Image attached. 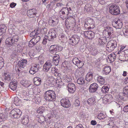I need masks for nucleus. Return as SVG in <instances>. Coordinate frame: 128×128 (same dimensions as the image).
<instances>
[{"label": "nucleus", "instance_id": "1", "mask_svg": "<svg viewBox=\"0 0 128 128\" xmlns=\"http://www.w3.org/2000/svg\"><path fill=\"white\" fill-rule=\"evenodd\" d=\"M44 96V98L47 101L53 102L56 100V94L53 90H48L46 91Z\"/></svg>", "mask_w": 128, "mask_h": 128}, {"label": "nucleus", "instance_id": "2", "mask_svg": "<svg viewBox=\"0 0 128 128\" xmlns=\"http://www.w3.org/2000/svg\"><path fill=\"white\" fill-rule=\"evenodd\" d=\"M18 36L16 35L12 37H9L6 40V44L8 46H12L14 44H16L18 41Z\"/></svg>", "mask_w": 128, "mask_h": 128}, {"label": "nucleus", "instance_id": "3", "mask_svg": "<svg viewBox=\"0 0 128 128\" xmlns=\"http://www.w3.org/2000/svg\"><path fill=\"white\" fill-rule=\"evenodd\" d=\"M84 26L86 29L88 30L94 28V22L93 20L90 18H86L85 20Z\"/></svg>", "mask_w": 128, "mask_h": 128}, {"label": "nucleus", "instance_id": "4", "mask_svg": "<svg viewBox=\"0 0 128 128\" xmlns=\"http://www.w3.org/2000/svg\"><path fill=\"white\" fill-rule=\"evenodd\" d=\"M109 12L112 15H117L120 13L119 8L117 5L114 4L109 7Z\"/></svg>", "mask_w": 128, "mask_h": 128}, {"label": "nucleus", "instance_id": "5", "mask_svg": "<svg viewBox=\"0 0 128 128\" xmlns=\"http://www.w3.org/2000/svg\"><path fill=\"white\" fill-rule=\"evenodd\" d=\"M103 34L105 35L106 37L108 38L113 37L114 31L113 28L109 26L106 27L103 31Z\"/></svg>", "mask_w": 128, "mask_h": 128}, {"label": "nucleus", "instance_id": "6", "mask_svg": "<svg viewBox=\"0 0 128 128\" xmlns=\"http://www.w3.org/2000/svg\"><path fill=\"white\" fill-rule=\"evenodd\" d=\"M116 46V42L113 40H111L108 43L106 48L108 52H110L114 50Z\"/></svg>", "mask_w": 128, "mask_h": 128}, {"label": "nucleus", "instance_id": "7", "mask_svg": "<svg viewBox=\"0 0 128 128\" xmlns=\"http://www.w3.org/2000/svg\"><path fill=\"white\" fill-rule=\"evenodd\" d=\"M80 37L76 35H74L70 37L69 39L70 43L72 46L77 44L80 41Z\"/></svg>", "mask_w": 128, "mask_h": 128}, {"label": "nucleus", "instance_id": "8", "mask_svg": "<svg viewBox=\"0 0 128 128\" xmlns=\"http://www.w3.org/2000/svg\"><path fill=\"white\" fill-rule=\"evenodd\" d=\"M9 114L10 116L14 118H16L20 117L21 112L19 109L14 108L10 112Z\"/></svg>", "mask_w": 128, "mask_h": 128}, {"label": "nucleus", "instance_id": "9", "mask_svg": "<svg viewBox=\"0 0 128 128\" xmlns=\"http://www.w3.org/2000/svg\"><path fill=\"white\" fill-rule=\"evenodd\" d=\"M62 48L60 46L57 45H52L50 48V52L52 54H55L56 52H60L62 50Z\"/></svg>", "mask_w": 128, "mask_h": 128}, {"label": "nucleus", "instance_id": "10", "mask_svg": "<svg viewBox=\"0 0 128 128\" xmlns=\"http://www.w3.org/2000/svg\"><path fill=\"white\" fill-rule=\"evenodd\" d=\"M61 106L65 108H69L70 106V102L68 98H62L60 100Z\"/></svg>", "mask_w": 128, "mask_h": 128}, {"label": "nucleus", "instance_id": "11", "mask_svg": "<svg viewBox=\"0 0 128 128\" xmlns=\"http://www.w3.org/2000/svg\"><path fill=\"white\" fill-rule=\"evenodd\" d=\"M52 66V61L50 60L46 61L44 65L43 70L44 72H47Z\"/></svg>", "mask_w": 128, "mask_h": 128}, {"label": "nucleus", "instance_id": "12", "mask_svg": "<svg viewBox=\"0 0 128 128\" xmlns=\"http://www.w3.org/2000/svg\"><path fill=\"white\" fill-rule=\"evenodd\" d=\"M72 62L74 64L79 68H81L83 66L82 61L80 60L77 57H75L72 60Z\"/></svg>", "mask_w": 128, "mask_h": 128}, {"label": "nucleus", "instance_id": "13", "mask_svg": "<svg viewBox=\"0 0 128 128\" xmlns=\"http://www.w3.org/2000/svg\"><path fill=\"white\" fill-rule=\"evenodd\" d=\"M84 36L89 39H92L94 38V33L91 31H87L84 32Z\"/></svg>", "mask_w": 128, "mask_h": 128}, {"label": "nucleus", "instance_id": "14", "mask_svg": "<svg viewBox=\"0 0 128 128\" xmlns=\"http://www.w3.org/2000/svg\"><path fill=\"white\" fill-rule=\"evenodd\" d=\"M36 12L34 8L30 9L28 10L27 14L29 18H33L36 16Z\"/></svg>", "mask_w": 128, "mask_h": 128}, {"label": "nucleus", "instance_id": "15", "mask_svg": "<svg viewBox=\"0 0 128 128\" xmlns=\"http://www.w3.org/2000/svg\"><path fill=\"white\" fill-rule=\"evenodd\" d=\"M68 92L70 93H74L75 90V85L73 83H69L68 84Z\"/></svg>", "mask_w": 128, "mask_h": 128}, {"label": "nucleus", "instance_id": "16", "mask_svg": "<svg viewBox=\"0 0 128 128\" xmlns=\"http://www.w3.org/2000/svg\"><path fill=\"white\" fill-rule=\"evenodd\" d=\"M112 100V96L110 94H106L105 95L102 99L103 102L106 104L108 102L111 101Z\"/></svg>", "mask_w": 128, "mask_h": 128}, {"label": "nucleus", "instance_id": "17", "mask_svg": "<svg viewBox=\"0 0 128 128\" xmlns=\"http://www.w3.org/2000/svg\"><path fill=\"white\" fill-rule=\"evenodd\" d=\"M98 87V86L96 83L91 84L90 87V92L92 93L94 92L97 90Z\"/></svg>", "mask_w": 128, "mask_h": 128}, {"label": "nucleus", "instance_id": "18", "mask_svg": "<svg viewBox=\"0 0 128 128\" xmlns=\"http://www.w3.org/2000/svg\"><path fill=\"white\" fill-rule=\"evenodd\" d=\"M112 25L114 27L116 28L120 29L122 27V24L120 20H118L113 22Z\"/></svg>", "mask_w": 128, "mask_h": 128}, {"label": "nucleus", "instance_id": "19", "mask_svg": "<svg viewBox=\"0 0 128 128\" xmlns=\"http://www.w3.org/2000/svg\"><path fill=\"white\" fill-rule=\"evenodd\" d=\"M49 24L52 26H56L58 23V20L56 18H50L48 21Z\"/></svg>", "mask_w": 128, "mask_h": 128}, {"label": "nucleus", "instance_id": "20", "mask_svg": "<svg viewBox=\"0 0 128 128\" xmlns=\"http://www.w3.org/2000/svg\"><path fill=\"white\" fill-rule=\"evenodd\" d=\"M27 61L26 60L22 59L21 61L18 62V65L19 67V68H23L25 67L27 64Z\"/></svg>", "mask_w": 128, "mask_h": 128}, {"label": "nucleus", "instance_id": "21", "mask_svg": "<svg viewBox=\"0 0 128 128\" xmlns=\"http://www.w3.org/2000/svg\"><path fill=\"white\" fill-rule=\"evenodd\" d=\"M17 82L16 81H13L10 82L9 87L12 90L14 91L17 87Z\"/></svg>", "mask_w": 128, "mask_h": 128}, {"label": "nucleus", "instance_id": "22", "mask_svg": "<svg viewBox=\"0 0 128 128\" xmlns=\"http://www.w3.org/2000/svg\"><path fill=\"white\" fill-rule=\"evenodd\" d=\"M111 71V68L110 66H106L104 68L103 73L107 75Z\"/></svg>", "mask_w": 128, "mask_h": 128}, {"label": "nucleus", "instance_id": "23", "mask_svg": "<svg viewBox=\"0 0 128 128\" xmlns=\"http://www.w3.org/2000/svg\"><path fill=\"white\" fill-rule=\"evenodd\" d=\"M96 80L100 84H104L105 83V80L104 78L101 76H99L97 78Z\"/></svg>", "mask_w": 128, "mask_h": 128}, {"label": "nucleus", "instance_id": "24", "mask_svg": "<svg viewBox=\"0 0 128 128\" xmlns=\"http://www.w3.org/2000/svg\"><path fill=\"white\" fill-rule=\"evenodd\" d=\"M28 116L27 115L24 116L22 121V123L23 124L26 125L29 122Z\"/></svg>", "mask_w": 128, "mask_h": 128}, {"label": "nucleus", "instance_id": "25", "mask_svg": "<svg viewBox=\"0 0 128 128\" xmlns=\"http://www.w3.org/2000/svg\"><path fill=\"white\" fill-rule=\"evenodd\" d=\"M84 10L87 12H89L92 11V8L91 4H87L84 7Z\"/></svg>", "mask_w": 128, "mask_h": 128}, {"label": "nucleus", "instance_id": "26", "mask_svg": "<svg viewBox=\"0 0 128 128\" xmlns=\"http://www.w3.org/2000/svg\"><path fill=\"white\" fill-rule=\"evenodd\" d=\"M92 78V72L88 73L86 76V80L88 82H90Z\"/></svg>", "mask_w": 128, "mask_h": 128}, {"label": "nucleus", "instance_id": "27", "mask_svg": "<svg viewBox=\"0 0 128 128\" xmlns=\"http://www.w3.org/2000/svg\"><path fill=\"white\" fill-rule=\"evenodd\" d=\"M116 55L114 53L110 54L108 56V59L111 62H114L116 58Z\"/></svg>", "mask_w": 128, "mask_h": 128}, {"label": "nucleus", "instance_id": "28", "mask_svg": "<svg viewBox=\"0 0 128 128\" xmlns=\"http://www.w3.org/2000/svg\"><path fill=\"white\" fill-rule=\"evenodd\" d=\"M6 27L5 26L4 24H1L0 25V35H1L3 33L6 32Z\"/></svg>", "mask_w": 128, "mask_h": 128}, {"label": "nucleus", "instance_id": "29", "mask_svg": "<svg viewBox=\"0 0 128 128\" xmlns=\"http://www.w3.org/2000/svg\"><path fill=\"white\" fill-rule=\"evenodd\" d=\"M21 102V100L17 97H15L14 98V103L16 105H19Z\"/></svg>", "mask_w": 128, "mask_h": 128}, {"label": "nucleus", "instance_id": "30", "mask_svg": "<svg viewBox=\"0 0 128 128\" xmlns=\"http://www.w3.org/2000/svg\"><path fill=\"white\" fill-rule=\"evenodd\" d=\"M105 38L102 37H101L98 39V44L99 45H102L105 44Z\"/></svg>", "mask_w": 128, "mask_h": 128}, {"label": "nucleus", "instance_id": "31", "mask_svg": "<svg viewBox=\"0 0 128 128\" xmlns=\"http://www.w3.org/2000/svg\"><path fill=\"white\" fill-rule=\"evenodd\" d=\"M95 101V99L94 98H89L87 101V103L90 106L94 104Z\"/></svg>", "mask_w": 128, "mask_h": 128}, {"label": "nucleus", "instance_id": "32", "mask_svg": "<svg viewBox=\"0 0 128 128\" xmlns=\"http://www.w3.org/2000/svg\"><path fill=\"white\" fill-rule=\"evenodd\" d=\"M106 115L105 114H104L100 112L97 116L98 118L100 120L104 119L106 117Z\"/></svg>", "mask_w": 128, "mask_h": 128}, {"label": "nucleus", "instance_id": "33", "mask_svg": "<svg viewBox=\"0 0 128 128\" xmlns=\"http://www.w3.org/2000/svg\"><path fill=\"white\" fill-rule=\"evenodd\" d=\"M85 79L83 78H79L77 80V83L80 84H83L84 83Z\"/></svg>", "mask_w": 128, "mask_h": 128}, {"label": "nucleus", "instance_id": "34", "mask_svg": "<svg viewBox=\"0 0 128 128\" xmlns=\"http://www.w3.org/2000/svg\"><path fill=\"white\" fill-rule=\"evenodd\" d=\"M40 78L38 77H35L34 78V83L36 85L38 86L40 84Z\"/></svg>", "mask_w": 128, "mask_h": 128}, {"label": "nucleus", "instance_id": "35", "mask_svg": "<svg viewBox=\"0 0 128 128\" xmlns=\"http://www.w3.org/2000/svg\"><path fill=\"white\" fill-rule=\"evenodd\" d=\"M109 90L108 88L106 86H104L101 89L102 92V93H104L108 92V91Z\"/></svg>", "mask_w": 128, "mask_h": 128}, {"label": "nucleus", "instance_id": "36", "mask_svg": "<svg viewBox=\"0 0 128 128\" xmlns=\"http://www.w3.org/2000/svg\"><path fill=\"white\" fill-rule=\"evenodd\" d=\"M48 34L54 38H55L56 37V32L54 30H50Z\"/></svg>", "mask_w": 128, "mask_h": 128}, {"label": "nucleus", "instance_id": "37", "mask_svg": "<svg viewBox=\"0 0 128 128\" xmlns=\"http://www.w3.org/2000/svg\"><path fill=\"white\" fill-rule=\"evenodd\" d=\"M36 31L35 32V30L34 31L30 33V36L32 38L33 37L36 35H37L39 34V33H38L37 32L38 31V30L37 29V30L36 29Z\"/></svg>", "mask_w": 128, "mask_h": 128}, {"label": "nucleus", "instance_id": "38", "mask_svg": "<svg viewBox=\"0 0 128 128\" xmlns=\"http://www.w3.org/2000/svg\"><path fill=\"white\" fill-rule=\"evenodd\" d=\"M70 64L67 62H65L63 64L64 67L66 70H68L70 68Z\"/></svg>", "mask_w": 128, "mask_h": 128}, {"label": "nucleus", "instance_id": "39", "mask_svg": "<svg viewBox=\"0 0 128 128\" xmlns=\"http://www.w3.org/2000/svg\"><path fill=\"white\" fill-rule=\"evenodd\" d=\"M55 128H63L64 126L62 124L60 123H56L55 124Z\"/></svg>", "mask_w": 128, "mask_h": 128}, {"label": "nucleus", "instance_id": "40", "mask_svg": "<svg viewBox=\"0 0 128 128\" xmlns=\"http://www.w3.org/2000/svg\"><path fill=\"white\" fill-rule=\"evenodd\" d=\"M107 125L109 126L108 127L110 128H113L115 126H116L114 124V122L112 121L110 122Z\"/></svg>", "mask_w": 128, "mask_h": 128}, {"label": "nucleus", "instance_id": "41", "mask_svg": "<svg viewBox=\"0 0 128 128\" xmlns=\"http://www.w3.org/2000/svg\"><path fill=\"white\" fill-rule=\"evenodd\" d=\"M4 79L5 80L9 81L10 80V76L9 74L8 73L4 74Z\"/></svg>", "mask_w": 128, "mask_h": 128}, {"label": "nucleus", "instance_id": "42", "mask_svg": "<svg viewBox=\"0 0 128 128\" xmlns=\"http://www.w3.org/2000/svg\"><path fill=\"white\" fill-rule=\"evenodd\" d=\"M123 93L128 95V86H126L123 89Z\"/></svg>", "mask_w": 128, "mask_h": 128}, {"label": "nucleus", "instance_id": "43", "mask_svg": "<svg viewBox=\"0 0 128 128\" xmlns=\"http://www.w3.org/2000/svg\"><path fill=\"white\" fill-rule=\"evenodd\" d=\"M31 68H32L34 69V70L36 72L38 71V68H39V64H36L33 66Z\"/></svg>", "mask_w": 128, "mask_h": 128}, {"label": "nucleus", "instance_id": "44", "mask_svg": "<svg viewBox=\"0 0 128 128\" xmlns=\"http://www.w3.org/2000/svg\"><path fill=\"white\" fill-rule=\"evenodd\" d=\"M47 31V29L45 28H42L40 29V34H44L46 33Z\"/></svg>", "mask_w": 128, "mask_h": 128}, {"label": "nucleus", "instance_id": "45", "mask_svg": "<svg viewBox=\"0 0 128 128\" xmlns=\"http://www.w3.org/2000/svg\"><path fill=\"white\" fill-rule=\"evenodd\" d=\"M5 119V115L2 114H0V122H2Z\"/></svg>", "mask_w": 128, "mask_h": 128}, {"label": "nucleus", "instance_id": "46", "mask_svg": "<svg viewBox=\"0 0 128 128\" xmlns=\"http://www.w3.org/2000/svg\"><path fill=\"white\" fill-rule=\"evenodd\" d=\"M60 60V56L58 54L56 55L55 56H54L53 58V60L52 61H55L56 60Z\"/></svg>", "mask_w": 128, "mask_h": 128}, {"label": "nucleus", "instance_id": "47", "mask_svg": "<svg viewBox=\"0 0 128 128\" xmlns=\"http://www.w3.org/2000/svg\"><path fill=\"white\" fill-rule=\"evenodd\" d=\"M60 60V56L58 54L56 55L55 56H54L53 58V60L52 61H55L56 60Z\"/></svg>", "mask_w": 128, "mask_h": 128}, {"label": "nucleus", "instance_id": "48", "mask_svg": "<svg viewBox=\"0 0 128 128\" xmlns=\"http://www.w3.org/2000/svg\"><path fill=\"white\" fill-rule=\"evenodd\" d=\"M123 32V33L124 36L128 38V30H124Z\"/></svg>", "mask_w": 128, "mask_h": 128}, {"label": "nucleus", "instance_id": "49", "mask_svg": "<svg viewBox=\"0 0 128 128\" xmlns=\"http://www.w3.org/2000/svg\"><path fill=\"white\" fill-rule=\"evenodd\" d=\"M109 0H98V1L100 4H104L105 3L108 2Z\"/></svg>", "mask_w": 128, "mask_h": 128}, {"label": "nucleus", "instance_id": "50", "mask_svg": "<svg viewBox=\"0 0 128 128\" xmlns=\"http://www.w3.org/2000/svg\"><path fill=\"white\" fill-rule=\"evenodd\" d=\"M47 37L46 36H45L44 37V38L42 41V44H45L46 43L47 40H48L47 38Z\"/></svg>", "mask_w": 128, "mask_h": 128}, {"label": "nucleus", "instance_id": "51", "mask_svg": "<svg viewBox=\"0 0 128 128\" xmlns=\"http://www.w3.org/2000/svg\"><path fill=\"white\" fill-rule=\"evenodd\" d=\"M46 36L47 37V38L49 41H52L54 39V38H52V37L49 34H48V36Z\"/></svg>", "mask_w": 128, "mask_h": 128}, {"label": "nucleus", "instance_id": "52", "mask_svg": "<svg viewBox=\"0 0 128 128\" xmlns=\"http://www.w3.org/2000/svg\"><path fill=\"white\" fill-rule=\"evenodd\" d=\"M123 110L126 112H128V104L125 106L123 108Z\"/></svg>", "mask_w": 128, "mask_h": 128}, {"label": "nucleus", "instance_id": "53", "mask_svg": "<svg viewBox=\"0 0 128 128\" xmlns=\"http://www.w3.org/2000/svg\"><path fill=\"white\" fill-rule=\"evenodd\" d=\"M30 73L31 74H35L36 72L32 68H30V69L29 71Z\"/></svg>", "mask_w": 128, "mask_h": 128}, {"label": "nucleus", "instance_id": "54", "mask_svg": "<svg viewBox=\"0 0 128 128\" xmlns=\"http://www.w3.org/2000/svg\"><path fill=\"white\" fill-rule=\"evenodd\" d=\"M59 37L60 38H61V39H60V40H64L65 39H66V37L64 35H63L62 34H60L59 36Z\"/></svg>", "mask_w": 128, "mask_h": 128}, {"label": "nucleus", "instance_id": "55", "mask_svg": "<svg viewBox=\"0 0 128 128\" xmlns=\"http://www.w3.org/2000/svg\"><path fill=\"white\" fill-rule=\"evenodd\" d=\"M40 40V36H36L34 40L35 42H36V43L38 42Z\"/></svg>", "mask_w": 128, "mask_h": 128}, {"label": "nucleus", "instance_id": "56", "mask_svg": "<svg viewBox=\"0 0 128 128\" xmlns=\"http://www.w3.org/2000/svg\"><path fill=\"white\" fill-rule=\"evenodd\" d=\"M80 103L79 101L78 100H76L74 103V104L75 106H78L79 105Z\"/></svg>", "mask_w": 128, "mask_h": 128}, {"label": "nucleus", "instance_id": "57", "mask_svg": "<svg viewBox=\"0 0 128 128\" xmlns=\"http://www.w3.org/2000/svg\"><path fill=\"white\" fill-rule=\"evenodd\" d=\"M59 60H56L55 61H52L53 63L55 66H57L59 63Z\"/></svg>", "mask_w": 128, "mask_h": 128}, {"label": "nucleus", "instance_id": "58", "mask_svg": "<svg viewBox=\"0 0 128 128\" xmlns=\"http://www.w3.org/2000/svg\"><path fill=\"white\" fill-rule=\"evenodd\" d=\"M64 6V5L62 4L60 2H58L56 4V6L59 8Z\"/></svg>", "mask_w": 128, "mask_h": 128}, {"label": "nucleus", "instance_id": "59", "mask_svg": "<svg viewBox=\"0 0 128 128\" xmlns=\"http://www.w3.org/2000/svg\"><path fill=\"white\" fill-rule=\"evenodd\" d=\"M57 70L55 72H54L53 74L56 76H60V74L58 72Z\"/></svg>", "mask_w": 128, "mask_h": 128}, {"label": "nucleus", "instance_id": "60", "mask_svg": "<svg viewBox=\"0 0 128 128\" xmlns=\"http://www.w3.org/2000/svg\"><path fill=\"white\" fill-rule=\"evenodd\" d=\"M96 122L94 120H92L91 121L90 124H91L94 126L96 125Z\"/></svg>", "mask_w": 128, "mask_h": 128}, {"label": "nucleus", "instance_id": "61", "mask_svg": "<svg viewBox=\"0 0 128 128\" xmlns=\"http://www.w3.org/2000/svg\"><path fill=\"white\" fill-rule=\"evenodd\" d=\"M16 4L14 2H12L10 4V7L12 8H13L16 5Z\"/></svg>", "mask_w": 128, "mask_h": 128}, {"label": "nucleus", "instance_id": "62", "mask_svg": "<svg viewBox=\"0 0 128 128\" xmlns=\"http://www.w3.org/2000/svg\"><path fill=\"white\" fill-rule=\"evenodd\" d=\"M29 44L30 45V46H32L35 44V43L34 42L32 41L31 40Z\"/></svg>", "mask_w": 128, "mask_h": 128}, {"label": "nucleus", "instance_id": "63", "mask_svg": "<svg viewBox=\"0 0 128 128\" xmlns=\"http://www.w3.org/2000/svg\"><path fill=\"white\" fill-rule=\"evenodd\" d=\"M56 70H57L55 68V67H52L51 69V72L52 74H53L54 72L56 71Z\"/></svg>", "mask_w": 128, "mask_h": 128}, {"label": "nucleus", "instance_id": "64", "mask_svg": "<svg viewBox=\"0 0 128 128\" xmlns=\"http://www.w3.org/2000/svg\"><path fill=\"white\" fill-rule=\"evenodd\" d=\"M76 128H84L82 125L81 124H79L76 126Z\"/></svg>", "mask_w": 128, "mask_h": 128}]
</instances>
